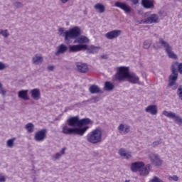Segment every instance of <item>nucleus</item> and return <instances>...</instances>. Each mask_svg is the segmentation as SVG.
Listing matches in <instances>:
<instances>
[{
  "mask_svg": "<svg viewBox=\"0 0 182 182\" xmlns=\"http://www.w3.org/2000/svg\"><path fill=\"white\" fill-rule=\"evenodd\" d=\"M150 46H151V41L146 40L144 41V43H143L144 49H149Z\"/></svg>",
  "mask_w": 182,
  "mask_h": 182,
  "instance_id": "obj_30",
  "label": "nucleus"
},
{
  "mask_svg": "<svg viewBox=\"0 0 182 182\" xmlns=\"http://www.w3.org/2000/svg\"><path fill=\"white\" fill-rule=\"evenodd\" d=\"M62 4H66L69 0H60Z\"/></svg>",
  "mask_w": 182,
  "mask_h": 182,
  "instance_id": "obj_48",
  "label": "nucleus"
},
{
  "mask_svg": "<svg viewBox=\"0 0 182 182\" xmlns=\"http://www.w3.org/2000/svg\"><path fill=\"white\" fill-rule=\"evenodd\" d=\"M139 0H132V2L134 5H137V4H139Z\"/></svg>",
  "mask_w": 182,
  "mask_h": 182,
  "instance_id": "obj_45",
  "label": "nucleus"
},
{
  "mask_svg": "<svg viewBox=\"0 0 182 182\" xmlns=\"http://www.w3.org/2000/svg\"><path fill=\"white\" fill-rule=\"evenodd\" d=\"M89 92L92 95H97L99 93H103V91L100 89V87L96 85H92L89 87Z\"/></svg>",
  "mask_w": 182,
  "mask_h": 182,
  "instance_id": "obj_21",
  "label": "nucleus"
},
{
  "mask_svg": "<svg viewBox=\"0 0 182 182\" xmlns=\"http://www.w3.org/2000/svg\"><path fill=\"white\" fill-rule=\"evenodd\" d=\"M105 90H107V92H110V90H113L114 89V85L113 83L107 81L105 83V87H104Z\"/></svg>",
  "mask_w": 182,
  "mask_h": 182,
  "instance_id": "obj_26",
  "label": "nucleus"
},
{
  "mask_svg": "<svg viewBox=\"0 0 182 182\" xmlns=\"http://www.w3.org/2000/svg\"><path fill=\"white\" fill-rule=\"evenodd\" d=\"M161 47L164 48L168 58L177 59V55L173 52V47L167 41H164V38H160L159 42L154 44V49H161Z\"/></svg>",
  "mask_w": 182,
  "mask_h": 182,
  "instance_id": "obj_4",
  "label": "nucleus"
},
{
  "mask_svg": "<svg viewBox=\"0 0 182 182\" xmlns=\"http://www.w3.org/2000/svg\"><path fill=\"white\" fill-rule=\"evenodd\" d=\"M28 90H22L18 91V96L20 99H23V100H29L28 97Z\"/></svg>",
  "mask_w": 182,
  "mask_h": 182,
  "instance_id": "obj_24",
  "label": "nucleus"
},
{
  "mask_svg": "<svg viewBox=\"0 0 182 182\" xmlns=\"http://www.w3.org/2000/svg\"><path fill=\"white\" fill-rule=\"evenodd\" d=\"M177 95L180 100H182V85H180L177 90Z\"/></svg>",
  "mask_w": 182,
  "mask_h": 182,
  "instance_id": "obj_33",
  "label": "nucleus"
},
{
  "mask_svg": "<svg viewBox=\"0 0 182 182\" xmlns=\"http://www.w3.org/2000/svg\"><path fill=\"white\" fill-rule=\"evenodd\" d=\"M171 68L174 69L176 72H178L180 75H182V63L175 62L172 64Z\"/></svg>",
  "mask_w": 182,
  "mask_h": 182,
  "instance_id": "obj_25",
  "label": "nucleus"
},
{
  "mask_svg": "<svg viewBox=\"0 0 182 182\" xmlns=\"http://www.w3.org/2000/svg\"><path fill=\"white\" fill-rule=\"evenodd\" d=\"M46 133H48V129H46L38 131L34 135V140L36 141H43L46 139Z\"/></svg>",
  "mask_w": 182,
  "mask_h": 182,
  "instance_id": "obj_8",
  "label": "nucleus"
},
{
  "mask_svg": "<svg viewBox=\"0 0 182 182\" xmlns=\"http://www.w3.org/2000/svg\"><path fill=\"white\" fill-rule=\"evenodd\" d=\"M47 69H48V70L53 72V70H54V69H55V66L54 65H48Z\"/></svg>",
  "mask_w": 182,
  "mask_h": 182,
  "instance_id": "obj_43",
  "label": "nucleus"
},
{
  "mask_svg": "<svg viewBox=\"0 0 182 182\" xmlns=\"http://www.w3.org/2000/svg\"><path fill=\"white\" fill-rule=\"evenodd\" d=\"M16 140V138H13L7 141V147H14V142Z\"/></svg>",
  "mask_w": 182,
  "mask_h": 182,
  "instance_id": "obj_32",
  "label": "nucleus"
},
{
  "mask_svg": "<svg viewBox=\"0 0 182 182\" xmlns=\"http://www.w3.org/2000/svg\"><path fill=\"white\" fill-rule=\"evenodd\" d=\"M53 160H58V159H60V154L56 153L53 156Z\"/></svg>",
  "mask_w": 182,
  "mask_h": 182,
  "instance_id": "obj_41",
  "label": "nucleus"
},
{
  "mask_svg": "<svg viewBox=\"0 0 182 182\" xmlns=\"http://www.w3.org/2000/svg\"><path fill=\"white\" fill-rule=\"evenodd\" d=\"M159 23V16L156 14H151L146 18L144 19V23L150 25L151 23Z\"/></svg>",
  "mask_w": 182,
  "mask_h": 182,
  "instance_id": "obj_9",
  "label": "nucleus"
},
{
  "mask_svg": "<svg viewBox=\"0 0 182 182\" xmlns=\"http://www.w3.org/2000/svg\"><path fill=\"white\" fill-rule=\"evenodd\" d=\"M162 114L166 117H168L169 119H173L174 122H176V123L178 124H182V118L180 117V115L176 114L171 111L168 112L166 110L163 111Z\"/></svg>",
  "mask_w": 182,
  "mask_h": 182,
  "instance_id": "obj_6",
  "label": "nucleus"
},
{
  "mask_svg": "<svg viewBox=\"0 0 182 182\" xmlns=\"http://www.w3.org/2000/svg\"><path fill=\"white\" fill-rule=\"evenodd\" d=\"M65 150H66V148H63L62 150L60 151L61 154H65Z\"/></svg>",
  "mask_w": 182,
  "mask_h": 182,
  "instance_id": "obj_46",
  "label": "nucleus"
},
{
  "mask_svg": "<svg viewBox=\"0 0 182 182\" xmlns=\"http://www.w3.org/2000/svg\"><path fill=\"white\" fill-rule=\"evenodd\" d=\"M6 68H8V65L2 62H0V70H4V69H6Z\"/></svg>",
  "mask_w": 182,
  "mask_h": 182,
  "instance_id": "obj_39",
  "label": "nucleus"
},
{
  "mask_svg": "<svg viewBox=\"0 0 182 182\" xmlns=\"http://www.w3.org/2000/svg\"><path fill=\"white\" fill-rule=\"evenodd\" d=\"M145 112H146V113H150L151 114L155 116V114H157V106L149 105L145 109Z\"/></svg>",
  "mask_w": 182,
  "mask_h": 182,
  "instance_id": "obj_23",
  "label": "nucleus"
},
{
  "mask_svg": "<svg viewBox=\"0 0 182 182\" xmlns=\"http://www.w3.org/2000/svg\"><path fill=\"white\" fill-rule=\"evenodd\" d=\"M125 182H130V180H126Z\"/></svg>",
  "mask_w": 182,
  "mask_h": 182,
  "instance_id": "obj_50",
  "label": "nucleus"
},
{
  "mask_svg": "<svg viewBox=\"0 0 182 182\" xmlns=\"http://www.w3.org/2000/svg\"><path fill=\"white\" fill-rule=\"evenodd\" d=\"M75 66L80 73H87L89 71V67H87L86 63H76Z\"/></svg>",
  "mask_w": 182,
  "mask_h": 182,
  "instance_id": "obj_13",
  "label": "nucleus"
},
{
  "mask_svg": "<svg viewBox=\"0 0 182 182\" xmlns=\"http://www.w3.org/2000/svg\"><path fill=\"white\" fill-rule=\"evenodd\" d=\"M14 6H15V8H22L23 6V4H22V2L20 1H16L13 4Z\"/></svg>",
  "mask_w": 182,
  "mask_h": 182,
  "instance_id": "obj_35",
  "label": "nucleus"
},
{
  "mask_svg": "<svg viewBox=\"0 0 182 182\" xmlns=\"http://www.w3.org/2000/svg\"><path fill=\"white\" fill-rule=\"evenodd\" d=\"M0 93L2 96H5L6 95V91L2 87V83L0 82Z\"/></svg>",
  "mask_w": 182,
  "mask_h": 182,
  "instance_id": "obj_37",
  "label": "nucleus"
},
{
  "mask_svg": "<svg viewBox=\"0 0 182 182\" xmlns=\"http://www.w3.org/2000/svg\"><path fill=\"white\" fill-rule=\"evenodd\" d=\"M171 72L172 73L169 76V84L168 86H174L176 85V82L177 81V79H178V72L175 71L174 69L171 68Z\"/></svg>",
  "mask_w": 182,
  "mask_h": 182,
  "instance_id": "obj_10",
  "label": "nucleus"
},
{
  "mask_svg": "<svg viewBox=\"0 0 182 182\" xmlns=\"http://www.w3.org/2000/svg\"><path fill=\"white\" fill-rule=\"evenodd\" d=\"M118 132L120 134H127L130 132V126L120 124L118 127Z\"/></svg>",
  "mask_w": 182,
  "mask_h": 182,
  "instance_id": "obj_16",
  "label": "nucleus"
},
{
  "mask_svg": "<svg viewBox=\"0 0 182 182\" xmlns=\"http://www.w3.org/2000/svg\"><path fill=\"white\" fill-rule=\"evenodd\" d=\"M114 6L117 8H119L122 9V11H125V14H130L132 12V9L124 2L117 1L114 4Z\"/></svg>",
  "mask_w": 182,
  "mask_h": 182,
  "instance_id": "obj_11",
  "label": "nucleus"
},
{
  "mask_svg": "<svg viewBox=\"0 0 182 182\" xmlns=\"http://www.w3.org/2000/svg\"><path fill=\"white\" fill-rule=\"evenodd\" d=\"M168 180L170 181L173 180V181H178V177L176 175H173V176H169Z\"/></svg>",
  "mask_w": 182,
  "mask_h": 182,
  "instance_id": "obj_40",
  "label": "nucleus"
},
{
  "mask_svg": "<svg viewBox=\"0 0 182 182\" xmlns=\"http://www.w3.org/2000/svg\"><path fill=\"white\" fill-rule=\"evenodd\" d=\"M58 32H60V36L63 35V32H65V28H60L59 30H58Z\"/></svg>",
  "mask_w": 182,
  "mask_h": 182,
  "instance_id": "obj_44",
  "label": "nucleus"
},
{
  "mask_svg": "<svg viewBox=\"0 0 182 182\" xmlns=\"http://www.w3.org/2000/svg\"><path fill=\"white\" fill-rule=\"evenodd\" d=\"M149 182H164L163 180H161L158 176H154L153 178H151Z\"/></svg>",
  "mask_w": 182,
  "mask_h": 182,
  "instance_id": "obj_34",
  "label": "nucleus"
},
{
  "mask_svg": "<svg viewBox=\"0 0 182 182\" xmlns=\"http://www.w3.org/2000/svg\"><path fill=\"white\" fill-rule=\"evenodd\" d=\"M113 79L116 82H122V80H127V82L133 85H140V78L134 73H130L129 67L117 68Z\"/></svg>",
  "mask_w": 182,
  "mask_h": 182,
  "instance_id": "obj_3",
  "label": "nucleus"
},
{
  "mask_svg": "<svg viewBox=\"0 0 182 182\" xmlns=\"http://www.w3.org/2000/svg\"><path fill=\"white\" fill-rule=\"evenodd\" d=\"M118 153L122 159H126L127 160L132 159V154H130V152H127V151L124 148L119 149Z\"/></svg>",
  "mask_w": 182,
  "mask_h": 182,
  "instance_id": "obj_19",
  "label": "nucleus"
},
{
  "mask_svg": "<svg viewBox=\"0 0 182 182\" xmlns=\"http://www.w3.org/2000/svg\"><path fill=\"white\" fill-rule=\"evenodd\" d=\"M91 119H79V116L70 117L67 119V124L63 125L62 133L63 134H75L77 136H84L85 133L89 130L90 127L87 124H92Z\"/></svg>",
  "mask_w": 182,
  "mask_h": 182,
  "instance_id": "obj_1",
  "label": "nucleus"
},
{
  "mask_svg": "<svg viewBox=\"0 0 182 182\" xmlns=\"http://www.w3.org/2000/svg\"><path fill=\"white\" fill-rule=\"evenodd\" d=\"M0 35H1V36H4V38H8V36H9V32L6 29V30L1 29Z\"/></svg>",
  "mask_w": 182,
  "mask_h": 182,
  "instance_id": "obj_31",
  "label": "nucleus"
},
{
  "mask_svg": "<svg viewBox=\"0 0 182 182\" xmlns=\"http://www.w3.org/2000/svg\"><path fill=\"white\" fill-rule=\"evenodd\" d=\"M94 8L97 9L100 14H103L106 9L105 6L100 3L95 4Z\"/></svg>",
  "mask_w": 182,
  "mask_h": 182,
  "instance_id": "obj_27",
  "label": "nucleus"
},
{
  "mask_svg": "<svg viewBox=\"0 0 182 182\" xmlns=\"http://www.w3.org/2000/svg\"><path fill=\"white\" fill-rule=\"evenodd\" d=\"M102 129L97 128L89 132L86 136L87 141L91 144H97L102 143Z\"/></svg>",
  "mask_w": 182,
  "mask_h": 182,
  "instance_id": "obj_5",
  "label": "nucleus"
},
{
  "mask_svg": "<svg viewBox=\"0 0 182 182\" xmlns=\"http://www.w3.org/2000/svg\"><path fill=\"white\" fill-rule=\"evenodd\" d=\"M149 158L151 163H152V164L154 166H160L161 164H163V161L160 159V156L157 154L150 153L149 154Z\"/></svg>",
  "mask_w": 182,
  "mask_h": 182,
  "instance_id": "obj_7",
  "label": "nucleus"
},
{
  "mask_svg": "<svg viewBox=\"0 0 182 182\" xmlns=\"http://www.w3.org/2000/svg\"><path fill=\"white\" fill-rule=\"evenodd\" d=\"M141 4L145 9H151V8H154L153 0H141Z\"/></svg>",
  "mask_w": 182,
  "mask_h": 182,
  "instance_id": "obj_20",
  "label": "nucleus"
},
{
  "mask_svg": "<svg viewBox=\"0 0 182 182\" xmlns=\"http://www.w3.org/2000/svg\"><path fill=\"white\" fill-rule=\"evenodd\" d=\"M101 58H102V59H107V55H101Z\"/></svg>",
  "mask_w": 182,
  "mask_h": 182,
  "instance_id": "obj_47",
  "label": "nucleus"
},
{
  "mask_svg": "<svg viewBox=\"0 0 182 182\" xmlns=\"http://www.w3.org/2000/svg\"><path fill=\"white\" fill-rule=\"evenodd\" d=\"M161 143H163L162 139H159L158 141H155L153 142L152 146L157 147V146H159V144H161Z\"/></svg>",
  "mask_w": 182,
  "mask_h": 182,
  "instance_id": "obj_36",
  "label": "nucleus"
},
{
  "mask_svg": "<svg viewBox=\"0 0 182 182\" xmlns=\"http://www.w3.org/2000/svg\"><path fill=\"white\" fill-rule=\"evenodd\" d=\"M141 167H144V162H134L132 163L131 165V170L133 173H137V171H140L141 169Z\"/></svg>",
  "mask_w": 182,
  "mask_h": 182,
  "instance_id": "obj_14",
  "label": "nucleus"
},
{
  "mask_svg": "<svg viewBox=\"0 0 182 182\" xmlns=\"http://www.w3.org/2000/svg\"><path fill=\"white\" fill-rule=\"evenodd\" d=\"M32 99L39 100L41 99V90L38 88H34L30 91Z\"/></svg>",
  "mask_w": 182,
  "mask_h": 182,
  "instance_id": "obj_18",
  "label": "nucleus"
},
{
  "mask_svg": "<svg viewBox=\"0 0 182 182\" xmlns=\"http://www.w3.org/2000/svg\"><path fill=\"white\" fill-rule=\"evenodd\" d=\"M0 52H1V48H0Z\"/></svg>",
  "mask_w": 182,
  "mask_h": 182,
  "instance_id": "obj_51",
  "label": "nucleus"
},
{
  "mask_svg": "<svg viewBox=\"0 0 182 182\" xmlns=\"http://www.w3.org/2000/svg\"><path fill=\"white\" fill-rule=\"evenodd\" d=\"M68 51L69 52V46L68 47L65 44H60L58 47V50L55 54V56H59V55L66 53V52Z\"/></svg>",
  "mask_w": 182,
  "mask_h": 182,
  "instance_id": "obj_15",
  "label": "nucleus"
},
{
  "mask_svg": "<svg viewBox=\"0 0 182 182\" xmlns=\"http://www.w3.org/2000/svg\"><path fill=\"white\" fill-rule=\"evenodd\" d=\"M90 101L91 103H97L99 102V97H92Z\"/></svg>",
  "mask_w": 182,
  "mask_h": 182,
  "instance_id": "obj_38",
  "label": "nucleus"
},
{
  "mask_svg": "<svg viewBox=\"0 0 182 182\" xmlns=\"http://www.w3.org/2000/svg\"><path fill=\"white\" fill-rule=\"evenodd\" d=\"M122 35V31L120 30H114L112 31H109L105 34V37L107 39H116V38H119Z\"/></svg>",
  "mask_w": 182,
  "mask_h": 182,
  "instance_id": "obj_12",
  "label": "nucleus"
},
{
  "mask_svg": "<svg viewBox=\"0 0 182 182\" xmlns=\"http://www.w3.org/2000/svg\"><path fill=\"white\" fill-rule=\"evenodd\" d=\"M6 178H5V176H2V174H0V182H6Z\"/></svg>",
  "mask_w": 182,
  "mask_h": 182,
  "instance_id": "obj_42",
  "label": "nucleus"
},
{
  "mask_svg": "<svg viewBox=\"0 0 182 182\" xmlns=\"http://www.w3.org/2000/svg\"><path fill=\"white\" fill-rule=\"evenodd\" d=\"M87 50H88L89 53H97L100 50V47L90 46L89 48L87 47Z\"/></svg>",
  "mask_w": 182,
  "mask_h": 182,
  "instance_id": "obj_28",
  "label": "nucleus"
},
{
  "mask_svg": "<svg viewBox=\"0 0 182 182\" xmlns=\"http://www.w3.org/2000/svg\"><path fill=\"white\" fill-rule=\"evenodd\" d=\"M150 170H151V165L147 164L146 166H144L141 168L139 170V174L141 176H147L150 173Z\"/></svg>",
  "mask_w": 182,
  "mask_h": 182,
  "instance_id": "obj_17",
  "label": "nucleus"
},
{
  "mask_svg": "<svg viewBox=\"0 0 182 182\" xmlns=\"http://www.w3.org/2000/svg\"><path fill=\"white\" fill-rule=\"evenodd\" d=\"M144 20H141V21H139V24L144 23Z\"/></svg>",
  "mask_w": 182,
  "mask_h": 182,
  "instance_id": "obj_49",
  "label": "nucleus"
},
{
  "mask_svg": "<svg viewBox=\"0 0 182 182\" xmlns=\"http://www.w3.org/2000/svg\"><path fill=\"white\" fill-rule=\"evenodd\" d=\"M80 28L78 26L73 27V28L64 32V38L66 43L70 42V39H75L73 43H80L77 45H69V53H76L81 50H86L87 45L83 43H89V38L85 36H81ZM80 36V37H79Z\"/></svg>",
  "mask_w": 182,
  "mask_h": 182,
  "instance_id": "obj_2",
  "label": "nucleus"
},
{
  "mask_svg": "<svg viewBox=\"0 0 182 182\" xmlns=\"http://www.w3.org/2000/svg\"><path fill=\"white\" fill-rule=\"evenodd\" d=\"M25 129L29 133H33V130L35 129V125H33V124H32V123H28V124H26Z\"/></svg>",
  "mask_w": 182,
  "mask_h": 182,
  "instance_id": "obj_29",
  "label": "nucleus"
},
{
  "mask_svg": "<svg viewBox=\"0 0 182 182\" xmlns=\"http://www.w3.org/2000/svg\"><path fill=\"white\" fill-rule=\"evenodd\" d=\"M32 61L34 65H41L43 62V57L39 54H36L33 57Z\"/></svg>",
  "mask_w": 182,
  "mask_h": 182,
  "instance_id": "obj_22",
  "label": "nucleus"
}]
</instances>
